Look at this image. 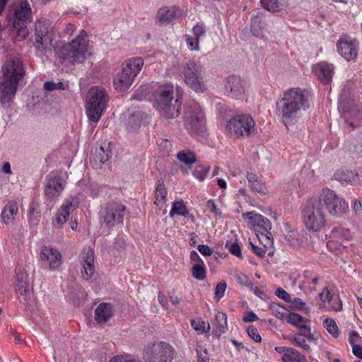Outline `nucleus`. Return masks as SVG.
<instances>
[{"instance_id":"1","label":"nucleus","mask_w":362,"mask_h":362,"mask_svg":"<svg viewBox=\"0 0 362 362\" xmlns=\"http://www.w3.org/2000/svg\"><path fill=\"white\" fill-rule=\"evenodd\" d=\"M310 94L305 89L291 88L276 102V114L285 126L296 122L310 108Z\"/></svg>"},{"instance_id":"2","label":"nucleus","mask_w":362,"mask_h":362,"mask_svg":"<svg viewBox=\"0 0 362 362\" xmlns=\"http://www.w3.org/2000/svg\"><path fill=\"white\" fill-rule=\"evenodd\" d=\"M0 77V102L4 107H8L14 98L19 81L24 76L23 64L19 59L6 61L2 67Z\"/></svg>"},{"instance_id":"3","label":"nucleus","mask_w":362,"mask_h":362,"mask_svg":"<svg viewBox=\"0 0 362 362\" xmlns=\"http://www.w3.org/2000/svg\"><path fill=\"white\" fill-rule=\"evenodd\" d=\"M88 37L86 31L81 30L71 42L63 44L57 50V55L62 63L82 64L88 51Z\"/></svg>"},{"instance_id":"4","label":"nucleus","mask_w":362,"mask_h":362,"mask_svg":"<svg viewBox=\"0 0 362 362\" xmlns=\"http://www.w3.org/2000/svg\"><path fill=\"white\" fill-rule=\"evenodd\" d=\"M173 86L170 83L159 86L154 94V107L165 118L173 119L179 115L182 102L177 98L173 100Z\"/></svg>"},{"instance_id":"5","label":"nucleus","mask_w":362,"mask_h":362,"mask_svg":"<svg viewBox=\"0 0 362 362\" xmlns=\"http://www.w3.org/2000/svg\"><path fill=\"white\" fill-rule=\"evenodd\" d=\"M301 218L305 228L312 233L323 230L327 223L326 214L321 202L313 197L301 209Z\"/></svg>"},{"instance_id":"6","label":"nucleus","mask_w":362,"mask_h":362,"mask_svg":"<svg viewBox=\"0 0 362 362\" xmlns=\"http://www.w3.org/2000/svg\"><path fill=\"white\" fill-rule=\"evenodd\" d=\"M316 199L321 202L323 208L325 207L328 214L334 218H341L349 212L348 202L329 188H323Z\"/></svg>"},{"instance_id":"7","label":"nucleus","mask_w":362,"mask_h":362,"mask_svg":"<svg viewBox=\"0 0 362 362\" xmlns=\"http://www.w3.org/2000/svg\"><path fill=\"white\" fill-rule=\"evenodd\" d=\"M256 123L247 114L238 115L230 118L226 125V133L232 139L245 138L255 134Z\"/></svg>"},{"instance_id":"8","label":"nucleus","mask_w":362,"mask_h":362,"mask_svg":"<svg viewBox=\"0 0 362 362\" xmlns=\"http://www.w3.org/2000/svg\"><path fill=\"white\" fill-rule=\"evenodd\" d=\"M243 218L252 226L257 238L263 246L269 247L273 245V236L270 232L272 223L267 218L255 211L244 213Z\"/></svg>"},{"instance_id":"9","label":"nucleus","mask_w":362,"mask_h":362,"mask_svg":"<svg viewBox=\"0 0 362 362\" xmlns=\"http://www.w3.org/2000/svg\"><path fill=\"white\" fill-rule=\"evenodd\" d=\"M107 100L108 96L104 88L93 86L89 90L86 107L88 117L91 122H97L100 119Z\"/></svg>"},{"instance_id":"10","label":"nucleus","mask_w":362,"mask_h":362,"mask_svg":"<svg viewBox=\"0 0 362 362\" xmlns=\"http://www.w3.org/2000/svg\"><path fill=\"white\" fill-rule=\"evenodd\" d=\"M185 115V127L191 135L202 134L205 130L206 118L199 103L190 101L187 103Z\"/></svg>"},{"instance_id":"11","label":"nucleus","mask_w":362,"mask_h":362,"mask_svg":"<svg viewBox=\"0 0 362 362\" xmlns=\"http://www.w3.org/2000/svg\"><path fill=\"white\" fill-rule=\"evenodd\" d=\"M126 206L121 202L111 201L103 206L99 212L101 227L112 228L123 223Z\"/></svg>"},{"instance_id":"12","label":"nucleus","mask_w":362,"mask_h":362,"mask_svg":"<svg viewBox=\"0 0 362 362\" xmlns=\"http://www.w3.org/2000/svg\"><path fill=\"white\" fill-rule=\"evenodd\" d=\"M174 356V348L169 343L161 341L148 344L143 351L145 362H171Z\"/></svg>"},{"instance_id":"13","label":"nucleus","mask_w":362,"mask_h":362,"mask_svg":"<svg viewBox=\"0 0 362 362\" xmlns=\"http://www.w3.org/2000/svg\"><path fill=\"white\" fill-rule=\"evenodd\" d=\"M184 78L187 86L197 93H203L206 86L203 80L202 66L194 61L188 62L184 67Z\"/></svg>"},{"instance_id":"14","label":"nucleus","mask_w":362,"mask_h":362,"mask_svg":"<svg viewBox=\"0 0 362 362\" xmlns=\"http://www.w3.org/2000/svg\"><path fill=\"white\" fill-rule=\"evenodd\" d=\"M15 20L13 28L18 33V36L25 39L28 34L27 23L32 20V11L27 0H22L14 9Z\"/></svg>"},{"instance_id":"15","label":"nucleus","mask_w":362,"mask_h":362,"mask_svg":"<svg viewBox=\"0 0 362 362\" xmlns=\"http://www.w3.org/2000/svg\"><path fill=\"white\" fill-rule=\"evenodd\" d=\"M53 27L48 20H39L35 23L34 45L38 49H49L53 40Z\"/></svg>"},{"instance_id":"16","label":"nucleus","mask_w":362,"mask_h":362,"mask_svg":"<svg viewBox=\"0 0 362 362\" xmlns=\"http://www.w3.org/2000/svg\"><path fill=\"white\" fill-rule=\"evenodd\" d=\"M66 181L61 176L52 173L46 177L45 196L49 200L57 199L65 188Z\"/></svg>"},{"instance_id":"17","label":"nucleus","mask_w":362,"mask_h":362,"mask_svg":"<svg viewBox=\"0 0 362 362\" xmlns=\"http://www.w3.org/2000/svg\"><path fill=\"white\" fill-rule=\"evenodd\" d=\"M79 262L82 267V277L88 280L95 272L94 254L90 247H85L79 256Z\"/></svg>"},{"instance_id":"18","label":"nucleus","mask_w":362,"mask_h":362,"mask_svg":"<svg viewBox=\"0 0 362 362\" xmlns=\"http://www.w3.org/2000/svg\"><path fill=\"white\" fill-rule=\"evenodd\" d=\"M78 206V202L76 197H70L66 199L57 213L56 218L53 221L54 225L57 228H62L66 222L69 214L74 211Z\"/></svg>"},{"instance_id":"19","label":"nucleus","mask_w":362,"mask_h":362,"mask_svg":"<svg viewBox=\"0 0 362 362\" xmlns=\"http://www.w3.org/2000/svg\"><path fill=\"white\" fill-rule=\"evenodd\" d=\"M339 110L343 112L344 119L353 128L358 127L362 124V111L357 107L340 101Z\"/></svg>"},{"instance_id":"20","label":"nucleus","mask_w":362,"mask_h":362,"mask_svg":"<svg viewBox=\"0 0 362 362\" xmlns=\"http://www.w3.org/2000/svg\"><path fill=\"white\" fill-rule=\"evenodd\" d=\"M193 35H185L184 38L187 48L191 51L199 50V42L206 36V27L203 23H197L192 29Z\"/></svg>"},{"instance_id":"21","label":"nucleus","mask_w":362,"mask_h":362,"mask_svg":"<svg viewBox=\"0 0 362 362\" xmlns=\"http://www.w3.org/2000/svg\"><path fill=\"white\" fill-rule=\"evenodd\" d=\"M40 257L46 262L51 269H57L62 263L61 253L51 247H44L40 252Z\"/></svg>"},{"instance_id":"22","label":"nucleus","mask_w":362,"mask_h":362,"mask_svg":"<svg viewBox=\"0 0 362 362\" xmlns=\"http://www.w3.org/2000/svg\"><path fill=\"white\" fill-rule=\"evenodd\" d=\"M111 152L109 151L108 147L100 146L96 148L94 151H92L90 156V163L91 166L95 169H101L103 165L106 164L110 158Z\"/></svg>"},{"instance_id":"23","label":"nucleus","mask_w":362,"mask_h":362,"mask_svg":"<svg viewBox=\"0 0 362 362\" xmlns=\"http://www.w3.org/2000/svg\"><path fill=\"white\" fill-rule=\"evenodd\" d=\"M337 47L339 54L347 61L354 60L358 56V44L355 42L339 40Z\"/></svg>"},{"instance_id":"24","label":"nucleus","mask_w":362,"mask_h":362,"mask_svg":"<svg viewBox=\"0 0 362 362\" xmlns=\"http://www.w3.org/2000/svg\"><path fill=\"white\" fill-rule=\"evenodd\" d=\"M226 90L233 98H237L245 93V86L239 76H229L225 83Z\"/></svg>"},{"instance_id":"25","label":"nucleus","mask_w":362,"mask_h":362,"mask_svg":"<svg viewBox=\"0 0 362 362\" xmlns=\"http://www.w3.org/2000/svg\"><path fill=\"white\" fill-rule=\"evenodd\" d=\"M144 62L140 57H132L124 61L122 64L121 69L135 78L141 71Z\"/></svg>"},{"instance_id":"26","label":"nucleus","mask_w":362,"mask_h":362,"mask_svg":"<svg viewBox=\"0 0 362 362\" xmlns=\"http://www.w3.org/2000/svg\"><path fill=\"white\" fill-rule=\"evenodd\" d=\"M315 74L322 83H328L332 78L334 66L327 62H321L316 64Z\"/></svg>"},{"instance_id":"27","label":"nucleus","mask_w":362,"mask_h":362,"mask_svg":"<svg viewBox=\"0 0 362 362\" xmlns=\"http://www.w3.org/2000/svg\"><path fill=\"white\" fill-rule=\"evenodd\" d=\"M113 315V308L110 303H101L95 308L94 312L95 320L98 323L107 322Z\"/></svg>"},{"instance_id":"28","label":"nucleus","mask_w":362,"mask_h":362,"mask_svg":"<svg viewBox=\"0 0 362 362\" xmlns=\"http://www.w3.org/2000/svg\"><path fill=\"white\" fill-rule=\"evenodd\" d=\"M134 80L132 76L121 69V71L114 78L113 85L117 90L123 92L131 86Z\"/></svg>"},{"instance_id":"29","label":"nucleus","mask_w":362,"mask_h":362,"mask_svg":"<svg viewBox=\"0 0 362 362\" xmlns=\"http://www.w3.org/2000/svg\"><path fill=\"white\" fill-rule=\"evenodd\" d=\"M110 254L115 259H121L126 255V241L124 235L119 234L114 239L113 245L110 248Z\"/></svg>"},{"instance_id":"30","label":"nucleus","mask_w":362,"mask_h":362,"mask_svg":"<svg viewBox=\"0 0 362 362\" xmlns=\"http://www.w3.org/2000/svg\"><path fill=\"white\" fill-rule=\"evenodd\" d=\"M18 212V207L15 202H8L6 206L4 207L1 214V218L4 223L9 224L12 223L15 216L17 215Z\"/></svg>"},{"instance_id":"31","label":"nucleus","mask_w":362,"mask_h":362,"mask_svg":"<svg viewBox=\"0 0 362 362\" xmlns=\"http://www.w3.org/2000/svg\"><path fill=\"white\" fill-rule=\"evenodd\" d=\"M305 338L309 341H312L315 339L310 329H307V331H303L295 334L291 339V342L301 347L303 349L308 351L310 349V346L306 343Z\"/></svg>"},{"instance_id":"32","label":"nucleus","mask_w":362,"mask_h":362,"mask_svg":"<svg viewBox=\"0 0 362 362\" xmlns=\"http://www.w3.org/2000/svg\"><path fill=\"white\" fill-rule=\"evenodd\" d=\"M177 11L175 7H162L158 11L156 18L160 24H168L175 18Z\"/></svg>"},{"instance_id":"33","label":"nucleus","mask_w":362,"mask_h":362,"mask_svg":"<svg viewBox=\"0 0 362 362\" xmlns=\"http://www.w3.org/2000/svg\"><path fill=\"white\" fill-rule=\"evenodd\" d=\"M334 177L336 180L348 183H356L358 180V173L348 169L341 168L337 170Z\"/></svg>"},{"instance_id":"34","label":"nucleus","mask_w":362,"mask_h":362,"mask_svg":"<svg viewBox=\"0 0 362 362\" xmlns=\"http://www.w3.org/2000/svg\"><path fill=\"white\" fill-rule=\"evenodd\" d=\"M286 320L289 324L298 327L300 332L310 329V327L307 325L308 319L303 317L298 313H290L286 317Z\"/></svg>"},{"instance_id":"35","label":"nucleus","mask_w":362,"mask_h":362,"mask_svg":"<svg viewBox=\"0 0 362 362\" xmlns=\"http://www.w3.org/2000/svg\"><path fill=\"white\" fill-rule=\"evenodd\" d=\"M283 362H307L306 357L297 350L288 347L284 355L282 356Z\"/></svg>"},{"instance_id":"36","label":"nucleus","mask_w":362,"mask_h":362,"mask_svg":"<svg viewBox=\"0 0 362 362\" xmlns=\"http://www.w3.org/2000/svg\"><path fill=\"white\" fill-rule=\"evenodd\" d=\"M351 237L350 230L344 228H334L330 233L329 238L332 241L340 243L343 240H349Z\"/></svg>"},{"instance_id":"37","label":"nucleus","mask_w":362,"mask_h":362,"mask_svg":"<svg viewBox=\"0 0 362 362\" xmlns=\"http://www.w3.org/2000/svg\"><path fill=\"white\" fill-rule=\"evenodd\" d=\"M264 25L265 22L261 17H252L251 19V32L253 35L257 37H262Z\"/></svg>"},{"instance_id":"38","label":"nucleus","mask_w":362,"mask_h":362,"mask_svg":"<svg viewBox=\"0 0 362 362\" xmlns=\"http://www.w3.org/2000/svg\"><path fill=\"white\" fill-rule=\"evenodd\" d=\"M246 178L252 191L263 194L265 193L266 188L264 185L258 180L257 176L255 174L248 173Z\"/></svg>"},{"instance_id":"39","label":"nucleus","mask_w":362,"mask_h":362,"mask_svg":"<svg viewBox=\"0 0 362 362\" xmlns=\"http://www.w3.org/2000/svg\"><path fill=\"white\" fill-rule=\"evenodd\" d=\"M264 8L271 12H276L284 7L285 0H260Z\"/></svg>"},{"instance_id":"40","label":"nucleus","mask_w":362,"mask_h":362,"mask_svg":"<svg viewBox=\"0 0 362 362\" xmlns=\"http://www.w3.org/2000/svg\"><path fill=\"white\" fill-rule=\"evenodd\" d=\"M216 332L218 334L224 333L227 329V316L222 312H218L215 316Z\"/></svg>"},{"instance_id":"41","label":"nucleus","mask_w":362,"mask_h":362,"mask_svg":"<svg viewBox=\"0 0 362 362\" xmlns=\"http://www.w3.org/2000/svg\"><path fill=\"white\" fill-rule=\"evenodd\" d=\"M175 214L185 217L188 216L189 211L182 200L176 201L173 203L172 209L170 211V216L172 217Z\"/></svg>"},{"instance_id":"42","label":"nucleus","mask_w":362,"mask_h":362,"mask_svg":"<svg viewBox=\"0 0 362 362\" xmlns=\"http://www.w3.org/2000/svg\"><path fill=\"white\" fill-rule=\"evenodd\" d=\"M18 290L20 294V300L25 305H29L31 301V293L30 291V283L18 285Z\"/></svg>"},{"instance_id":"43","label":"nucleus","mask_w":362,"mask_h":362,"mask_svg":"<svg viewBox=\"0 0 362 362\" xmlns=\"http://www.w3.org/2000/svg\"><path fill=\"white\" fill-rule=\"evenodd\" d=\"M322 325L333 338L337 339L339 337L340 332L339 327L333 319H325L323 320Z\"/></svg>"},{"instance_id":"44","label":"nucleus","mask_w":362,"mask_h":362,"mask_svg":"<svg viewBox=\"0 0 362 362\" xmlns=\"http://www.w3.org/2000/svg\"><path fill=\"white\" fill-rule=\"evenodd\" d=\"M143 114L140 112H135L132 114L127 121V127L129 130L135 131L138 129L142 121Z\"/></svg>"},{"instance_id":"45","label":"nucleus","mask_w":362,"mask_h":362,"mask_svg":"<svg viewBox=\"0 0 362 362\" xmlns=\"http://www.w3.org/2000/svg\"><path fill=\"white\" fill-rule=\"evenodd\" d=\"M40 216V210L39 204L33 202L29 206V214L28 218L31 223L37 224L39 221V218Z\"/></svg>"},{"instance_id":"46","label":"nucleus","mask_w":362,"mask_h":362,"mask_svg":"<svg viewBox=\"0 0 362 362\" xmlns=\"http://www.w3.org/2000/svg\"><path fill=\"white\" fill-rule=\"evenodd\" d=\"M177 158L179 160L186 165H190L196 162V156L194 153L189 150L179 151L177 154Z\"/></svg>"},{"instance_id":"47","label":"nucleus","mask_w":362,"mask_h":362,"mask_svg":"<svg viewBox=\"0 0 362 362\" xmlns=\"http://www.w3.org/2000/svg\"><path fill=\"white\" fill-rule=\"evenodd\" d=\"M166 189L163 182L159 181L155 192L156 201L157 205L164 203L166 199Z\"/></svg>"},{"instance_id":"48","label":"nucleus","mask_w":362,"mask_h":362,"mask_svg":"<svg viewBox=\"0 0 362 362\" xmlns=\"http://www.w3.org/2000/svg\"><path fill=\"white\" fill-rule=\"evenodd\" d=\"M192 275L197 280H204L206 278L204 264H194L192 268Z\"/></svg>"},{"instance_id":"49","label":"nucleus","mask_w":362,"mask_h":362,"mask_svg":"<svg viewBox=\"0 0 362 362\" xmlns=\"http://www.w3.org/2000/svg\"><path fill=\"white\" fill-rule=\"evenodd\" d=\"M191 325L196 331L201 332L202 333L209 332L211 329L209 323H206L204 321L192 320Z\"/></svg>"},{"instance_id":"50","label":"nucleus","mask_w":362,"mask_h":362,"mask_svg":"<svg viewBox=\"0 0 362 362\" xmlns=\"http://www.w3.org/2000/svg\"><path fill=\"white\" fill-rule=\"evenodd\" d=\"M226 286H227L225 281H221L217 284L214 292V298L216 301H219L220 299L224 296Z\"/></svg>"},{"instance_id":"51","label":"nucleus","mask_w":362,"mask_h":362,"mask_svg":"<svg viewBox=\"0 0 362 362\" xmlns=\"http://www.w3.org/2000/svg\"><path fill=\"white\" fill-rule=\"evenodd\" d=\"M44 88L47 91H53L54 90H65L64 83L61 81L55 83L54 81H46L44 83Z\"/></svg>"},{"instance_id":"52","label":"nucleus","mask_w":362,"mask_h":362,"mask_svg":"<svg viewBox=\"0 0 362 362\" xmlns=\"http://www.w3.org/2000/svg\"><path fill=\"white\" fill-rule=\"evenodd\" d=\"M110 362H141L139 359H136L134 356L126 355H117L112 358Z\"/></svg>"},{"instance_id":"53","label":"nucleus","mask_w":362,"mask_h":362,"mask_svg":"<svg viewBox=\"0 0 362 362\" xmlns=\"http://www.w3.org/2000/svg\"><path fill=\"white\" fill-rule=\"evenodd\" d=\"M336 295L337 294L332 293L327 287H325L319 294V296L320 300H322L323 303L327 302L329 303H332V300L334 298Z\"/></svg>"},{"instance_id":"54","label":"nucleus","mask_w":362,"mask_h":362,"mask_svg":"<svg viewBox=\"0 0 362 362\" xmlns=\"http://www.w3.org/2000/svg\"><path fill=\"white\" fill-rule=\"evenodd\" d=\"M208 170L207 167L199 165L197 166L193 174L199 180H204L208 173Z\"/></svg>"},{"instance_id":"55","label":"nucleus","mask_w":362,"mask_h":362,"mask_svg":"<svg viewBox=\"0 0 362 362\" xmlns=\"http://www.w3.org/2000/svg\"><path fill=\"white\" fill-rule=\"evenodd\" d=\"M235 279L236 281L243 286H247L249 288L250 286H252V281L245 274L242 273H237L235 275Z\"/></svg>"},{"instance_id":"56","label":"nucleus","mask_w":362,"mask_h":362,"mask_svg":"<svg viewBox=\"0 0 362 362\" xmlns=\"http://www.w3.org/2000/svg\"><path fill=\"white\" fill-rule=\"evenodd\" d=\"M16 280H17V282H18V285H19V284H23L24 285L25 284L30 283L29 282L28 274L24 270H21L20 269L17 272Z\"/></svg>"},{"instance_id":"57","label":"nucleus","mask_w":362,"mask_h":362,"mask_svg":"<svg viewBox=\"0 0 362 362\" xmlns=\"http://www.w3.org/2000/svg\"><path fill=\"white\" fill-rule=\"evenodd\" d=\"M330 309L334 311H339L342 309V301L339 295H336L332 303H329Z\"/></svg>"},{"instance_id":"58","label":"nucleus","mask_w":362,"mask_h":362,"mask_svg":"<svg viewBox=\"0 0 362 362\" xmlns=\"http://www.w3.org/2000/svg\"><path fill=\"white\" fill-rule=\"evenodd\" d=\"M247 334L256 343H259L262 341V338L258 333L257 328L251 326L247 328Z\"/></svg>"},{"instance_id":"59","label":"nucleus","mask_w":362,"mask_h":362,"mask_svg":"<svg viewBox=\"0 0 362 362\" xmlns=\"http://www.w3.org/2000/svg\"><path fill=\"white\" fill-rule=\"evenodd\" d=\"M275 294L281 299L285 300L287 303H289L291 301V296L289 293H288L285 290H284L281 288H279L276 292Z\"/></svg>"},{"instance_id":"60","label":"nucleus","mask_w":362,"mask_h":362,"mask_svg":"<svg viewBox=\"0 0 362 362\" xmlns=\"http://www.w3.org/2000/svg\"><path fill=\"white\" fill-rule=\"evenodd\" d=\"M292 306L298 310H305V303L300 298H295L293 299L291 298Z\"/></svg>"},{"instance_id":"61","label":"nucleus","mask_w":362,"mask_h":362,"mask_svg":"<svg viewBox=\"0 0 362 362\" xmlns=\"http://www.w3.org/2000/svg\"><path fill=\"white\" fill-rule=\"evenodd\" d=\"M206 208L210 212L214 214L215 215L221 216V211L217 208L216 204L212 199H209V201H207Z\"/></svg>"},{"instance_id":"62","label":"nucleus","mask_w":362,"mask_h":362,"mask_svg":"<svg viewBox=\"0 0 362 362\" xmlns=\"http://www.w3.org/2000/svg\"><path fill=\"white\" fill-rule=\"evenodd\" d=\"M199 252L204 256H210L213 253V250L206 245H199L197 247Z\"/></svg>"},{"instance_id":"63","label":"nucleus","mask_w":362,"mask_h":362,"mask_svg":"<svg viewBox=\"0 0 362 362\" xmlns=\"http://www.w3.org/2000/svg\"><path fill=\"white\" fill-rule=\"evenodd\" d=\"M250 245L252 248V252L255 254H256L258 257H264V255L267 252V250H266L267 247H265L264 246V247H260L253 245L252 243H250Z\"/></svg>"},{"instance_id":"64","label":"nucleus","mask_w":362,"mask_h":362,"mask_svg":"<svg viewBox=\"0 0 362 362\" xmlns=\"http://www.w3.org/2000/svg\"><path fill=\"white\" fill-rule=\"evenodd\" d=\"M258 319L257 316L252 311L246 312L243 317V320L245 322H254Z\"/></svg>"}]
</instances>
